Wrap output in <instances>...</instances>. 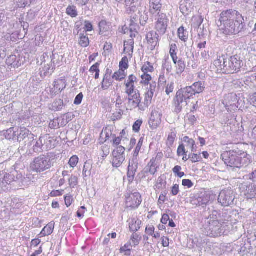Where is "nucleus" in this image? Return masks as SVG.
<instances>
[{"instance_id":"nucleus-1","label":"nucleus","mask_w":256,"mask_h":256,"mask_svg":"<svg viewBox=\"0 0 256 256\" xmlns=\"http://www.w3.org/2000/svg\"><path fill=\"white\" fill-rule=\"evenodd\" d=\"M221 156L224 164L232 170L246 168L251 162L250 156L246 152L240 150L226 151Z\"/></svg>"},{"instance_id":"nucleus-2","label":"nucleus","mask_w":256,"mask_h":256,"mask_svg":"<svg viewBox=\"0 0 256 256\" xmlns=\"http://www.w3.org/2000/svg\"><path fill=\"white\" fill-rule=\"evenodd\" d=\"M214 65L226 74H232L238 72L243 66L242 60L238 55H234L230 58H226L222 56L214 61Z\"/></svg>"},{"instance_id":"nucleus-3","label":"nucleus","mask_w":256,"mask_h":256,"mask_svg":"<svg viewBox=\"0 0 256 256\" xmlns=\"http://www.w3.org/2000/svg\"><path fill=\"white\" fill-rule=\"evenodd\" d=\"M229 216L227 220H212V218L205 221L203 226L204 232L210 237H217L222 236L224 232L223 224H226V220L228 221Z\"/></svg>"},{"instance_id":"nucleus-4","label":"nucleus","mask_w":256,"mask_h":256,"mask_svg":"<svg viewBox=\"0 0 256 256\" xmlns=\"http://www.w3.org/2000/svg\"><path fill=\"white\" fill-rule=\"evenodd\" d=\"M195 94L194 90L190 86L179 90L174 98L175 112L180 113L182 108L188 104L186 100Z\"/></svg>"},{"instance_id":"nucleus-5","label":"nucleus","mask_w":256,"mask_h":256,"mask_svg":"<svg viewBox=\"0 0 256 256\" xmlns=\"http://www.w3.org/2000/svg\"><path fill=\"white\" fill-rule=\"evenodd\" d=\"M52 166L53 162L49 155L41 154L34 158L30 168L33 171L42 172L50 169Z\"/></svg>"},{"instance_id":"nucleus-6","label":"nucleus","mask_w":256,"mask_h":256,"mask_svg":"<svg viewBox=\"0 0 256 256\" xmlns=\"http://www.w3.org/2000/svg\"><path fill=\"white\" fill-rule=\"evenodd\" d=\"M236 22L222 25L220 30L226 35L232 36L238 34L244 28V19L242 16H238Z\"/></svg>"},{"instance_id":"nucleus-7","label":"nucleus","mask_w":256,"mask_h":256,"mask_svg":"<svg viewBox=\"0 0 256 256\" xmlns=\"http://www.w3.org/2000/svg\"><path fill=\"white\" fill-rule=\"evenodd\" d=\"M238 16H242V15L235 10H230L224 11L220 15L218 21L220 22V25L218 24V25L221 27L222 25L230 24L229 22H236V20H238Z\"/></svg>"},{"instance_id":"nucleus-8","label":"nucleus","mask_w":256,"mask_h":256,"mask_svg":"<svg viewBox=\"0 0 256 256\" xmlns=\"http://www.w3.org/2000/svg\"><path fill=\"white\" fill-rule=\"evenodd\" d=\"M235 196L234 191L231 189L222 190L218 196V202L224 206H228L234 204Z\"/></svg>"},{"instance_id":"nucleus-9","label":"nucleus","mask_w":256,"mask_h":256,"mask_svg":"<svg viewBox=\"0 0 256 256\" xmlns=\"http://www.w3.org/2000/svg\"><path fill=\"white\" fill-rule=\"evenodd\" d=\"M156 28L160 34H164L166 30L168 20L163 12H158L156 18Z\"/></svg>"},{"instance_id":"nucleus-10","label":"nucleus","mask_w":256,"mask_h":256,"mask_svg":"<svg viewBox=\"0 0 256 256\" xmlns=\"http://www.w3.org/2000/svg\"><path fill=\"white\" fill-rule=\"evenodd\" d=\"M124 152L125 148L122 146H119L114 150L112 154V164L114 167L118 168L122 164L126 158Z\"/></svg>"},{"instance_id":"nucleus-11","label":"nucleus","mask_w":256,"mask_h":256,"mask_svg":"<svg viewBox=\"0 0 256 256\" xmlns=\"http://www.w3.org/2000/svg\"><path fill=\"white\" fill-rule=\"evenodd\" d=\"M142 202V197L138 192L128 194L126 196V205L127 208H136Z\"/></svg>"},{"instance_id":"nucleus-12","label":"nucleus","mask_w":256,"mask_h":256,"mask_svg":"<svg viewBox=\"0 0 256 256\" xmlns=\"http://www.w3.org/2000/svg\"><path fill=\"white\" fill-rule=\"evenodd\" d=\"M210 194L206 191L201 192L192 200V204L196 206H206L210 201Z\"/></svg>"},{"instance_id":"nucleus-13","label":"nucleus","mask_w":256,"mask_h":256,"mask_svg":"<svg viewBox=\"0 0 256 256\" xmlns=\"http://www.w3.org/2000/svg\"><path fill=\"white\" fill-rule=\"evenodd\" d=\"M138 168V156H132L130 160L128 168V177L130 182H132L134 180Z\"/></svg>"},{"instance_id":"nucleus-14","label":"nucleus","mask_w":256,"mask_h":256,"mask_svg":"<svg viewBox=\"0 0 256 256\" xmlns=\"http://www.w3.org/2000/svg\"><path fill=\"white\" fill-rule=\"evenodd\" d=\"M162 114L158 110L154 109L152 112L149 120V125L152 130L156 129L161 123Z\"/></svg>"},{"instance_id":"nucleus-15","label":"nucleus","mask_w":256,"mask_h":256,"mask_svg":"<svg viewBox=\"0 0 256 256\" xmlns=\"http://www.w3.org/2000/svg\"><path fill=\"white\" fill-rule=\"evenodd\" d=\"M196 0H182L180 2V8L184 14H188L192 10Z\"/></svg>"},{"instance_id":"nucleus-16","label":"nucleus","mask_w":256,"mask_h":256,"mask_svg":"<svg viewBox=\"0 0 256 256\" xmlns=\"http://www.w3.org/2000/svg\"><path fill=\"white\" fill-rule=\"evenodd\" d=\"M128 104L130 107L132 108H136L140 106V104L141 103L142 98L140 92L136 91L132 95H128Z\"/></svg>"},{"instance_id":"nucleus-17","label":"nucleus","mask_w":256,"mask_h":256,"mask_svg":"<svg viewBox=\"0 0 256 256\" xmlns=\"http://www.w3.org/2000/svg\"><path fill=\"white\" fill-rule=\"evenodd\" d=\"M34 140V135L30 132V130L26 128H20V132H17L16 139L19 142L26 139Z\"/></svg>"},{"instance_id":"nucleus-18","label":"nucleus","mask_w":256,"mask_h":256,"mask_svg":"<svg viewBox=\"0 0 256 256\" xmlns=\"http://www.w3.org/2000/svg\"><path fill=\"white\" fill-rule=\"evenodd\" d=\"M42 68L40 70V73L42 78L50 76L54 72V68L52 64H46V60L42 62Z\"/></svg>"},{"instance_id":"nucleus-19","label":"nucleus","mask_w":256,"mask_h":256,"mask_svg":"<svg viewBox=\"0 0 256 256\" xmlns=\"http://www.w3.org/2000/svg\"><path fill=\"white\" fill-rule=\"evenodd\" d=\"M146 38L150 46V49L154 50L158 42V34L156 32H150L147 34Z\"/></svg>"},{"instance_id":"nucleus-20","label":"nucleus","mask_w":256,"mask_h":256,"mask_svg":"<svg viewBox=\"0 0 256 256\" xmlns=\"http://www.w3.org/2000/svg\"><path fill=\"white\" fill-rule=\"evenodd\" d=\"M161 0H150L149 12L152 14H158V12H162Z\"/></svg>"},{"instance_id":"nucleus-21","label":"nucleus","mask_w":256,"mask_h":256,"mask_svg":"<svg viewBox=\"0 0 256 256\" xmlns=\"http://www.w3.org/2000/svg\"><path fill=\"white\" fill-rule=\"evenodd\" d=\"M16 174H17L16 171H12L8 174L4 171V176H2L4 186L7 184H10L12 182L16 181L18 178V177H16Z\"/></svg>"},{"instance_id":"nucleus-22","label":"nucleus","mask_w":256,"mask_h":256,"mask_svg":"<svg viewBox=\"0 0 256 256\" xmlns=\"http://www.w3.org/2000/svg\"><path fill=\"white\" fill-rule=\"evenodd\" d=\"M125 3L128 12H136L139 6L138 0H125Z\"/></svg>"},{"instance_id":"nucleus-23","label":"nucleus","mask_w":256,"mask_h":256,"mask_svg":"<svg viewBox=\"0 0 256 256\" xmlns=\"http://www.w3.org/2000/svg\"><path fill=\"white\" fill-rule=\"evenodd\" d=\"M18 129L14 127L10 128L4 132V136L7 140L16 138Z\"/></svg>"},{"instance_id":"nucleus-24","label":"nucleus","mask_w":256,"mask_h":256,"mask_svg":"<svg viewBox=\"0 0 256 256\" xmlns=\"http://www.w3.org/2000/svg\"><path fill=\"white\" fill-rule=\"evenodd\" d=\"M112 132L110 130L106 128L103 130L100 134V140L102 143L106 142L107 140H111L112 139Z\"/></svg>"},{"instance_id":"nucleus-25","label":"nucleus","mask_w":256,"mask_h":256,"mask_svg":"<svg viewBox=\"0 0 256 256\" xmlns=\"http://www.w3.org/2000/svg\"><path fill=\"white\" fill-rule=\"evenodd\" d=\"M54 223L53 222H51L44 226L40 234L41 236H45L52 234L54 229Z\"/></svg>"},{"instance_id":"nucleus-26","label":"nucleus","mask_w":256,"mask_h":256,"mask_svg":"<svg viewBox=\"0 0 256 256\" xmlns=\"http://www.w3.org/2000/svg\"><path fill=\"white\" fill-rule=\"evenodd\" d=\"M247 198L248 199L256 198V186L254 184H249L246 190Z\"/></svg>"},{"instance_id":"nucleus-27","label":"nucleus","mask_w":256,"mask_h":256,"mask_svg":"<svg viewBox=\"0 0 256 256\" xmlns=\"http://www.w3.org/2000/svg\"><path fill=\"white\" fill-rule=\"evenodd\" d=\"M183 142L186 144L184 146L189 147L192 152L196 151V146L194 140L189 138L188 136H186L183 138Z\"/></svg>"},{"instance_id":"nucleus-28","label":"nucleus","mask_w":256,"mask_h":256,"mask_svg":"<svg viewBox=\"0 0 256 256\" xmlns=\"http://www.w3.org/2000/svg\"><path fill=\"white\" fill-rule=\"evenodd\" d=\"M158 168V167L156 166V160L152 159L145 168V172H150L154 175L157 172Z\"/></svg>"},{"instance_id":"nucleus-29","label":"nucleus","mask_w":256,"mask_h":256,"mask_svg":"<svg viewBox=\"0 0 256 256\" xmlns=\"http://www.w3.org/2000/svg\"><path fill=\"white\" fill-rule=\"evenodd\" d=\"M141 224L142 222L140 220L135 218L132 219L130 222L129 227L130 230L134 232H137L140 230Z\"/></svg>"},{"instance_id":"nucleus-30","label":"nucleus","mask_w":256,"mask_h":256,"mask_svg":"<svg viewBox=\"0 0 256 256\" xmlns=\"http://www.w3.org/2000/svg\"><path fill=\"white\" fill-rule=\"evenodd\" d=\"M138 14H139V23L141 25L144 26L148 19L147 13L146 12L145 10H142V8H138Z\"/></svg>"},{"instance_id":"nucleus-31","label":"nucleus","mask_w":256,"mask_h":256,"mask_svg":"<svg viewBox=\"0 0 256 256\" xmlns=\"http://www.w3.org/2000/svg\"><path fill=\"white\" fill-rule=\"evenodd\" d=\"M178 34L180 40L186 42L188 38V32L185 30L184 27L182 26L178 30Z\"/></svg>"},{"instance_id":"nucleus-32","label":"nucleus","mask_w":256,"mask_h":256,"mask_svg":"<svg viewBox=\"0 0 256 256\" xmlns=\"http://www.w3.org/2000/svg\"><path fill=\"white\" fill-rule=\"evenodd\" d=\"M134 40L132 38L125 41L124 42V51L127 53H130L129 55H132L134 50Z\"/></svg>"},{"instance_id":"nucleus-33","label":"nucleus","mask_w":256,"mask_h":256,"mask_svg":"<svg viewBox=\"0 0 256 256\" xmlns=\"http://www.w3.org/2000/svg\"><path fill=\"white\" fill-rule=\"evenodd\" d=\"M90 41L86 34L85 32L80 33L79 34V44L82 46L86 48L89 45Z\"/></svg>"},{"instance_id":"nucleus-34","label":"nucleus","mask_w":256,"mask_h":256,"mask_svg":"<svg viewBox=\"0 0 256 256\" xmlns=\"http://www.w3.org/2000/svg\"><path fill=\"white\" fill-rule=\"evenodd\" d=\"M45 142V140L42 138L40 137L39 140L36 142L34 145L33 146V150L36 152H40L43 150V146H44V143Z\"/></svg>"},{"instance_id":"nucleus-35","label":"nucleus","mask_w":256,"mask_h":256,"mask_svg":"<svg viewBox=\"0 0 256 256\" xmlns=\"http://www.w3.org/2000/svg\"><path fill=\"white\" fill-rule=\"evenodd\" d=\"M190 86L192 88V89L194 90V93L196 94L202 92L205 88L204 84L202 82H196Z\"/></svg>"},{"instance_id":"nucleus-36","label":"nucleus","mask_w":256,"mask_h":256,"mask_svg":"<svg viewBox=\"0 0 256 256\" xmlns=\"http://www.w3.org/2000/svg\"><path fill=\"white\" fill-rule=\"evenodd\" d=\"M112 80L110 76L106 74L102 82V88L103 90H107L112 84Z\"/></svg>"},{"instance_id":"nucleus-37","label":"nucleus","mask_w":256,"mask_h":256,"mask_svg":"<svg viewBox=\"0 0 256 256\" xmlns=\"http://www.w3.org/2000/svg\"><path fill=\"white\" fill-rule=\"evenodd\" d=\"M64 106L63 100L61 99L56 100L52 104L50 108L54 111L61 110Z\"/></svg>"},{"instance_id":"nucleus-38","label":"nucleus","mask_w":256,"mask_h":256,"mask_svg":"<svg viewBox=\"0 0 256 256\" xmlns=\"http://www.w3.org/2000/svg\"><path fill=\"white\" fill-rule=\"evenodd\" d=\"M66 86V84L64 80L58 79L54 82V88L56 90L62 91Z\"/></svg>"},{"instance_id":"nucleus-39","label":"nucleus","mask_w":256,"mask_h":256,"mask_svg":"<svg viewBox=\"0 0 256 256\" xmlns=\"http://www.w3.org/2000/svg\"><path fill=\"white\" fill-rule=\"evenodd\" d=\"M100 34H104L105 32H108L110 29V25L108 22L102 20L99 22Z\"/></svg>"},{"instance_id":"nucleus-40","label":"nucleus","mask_w":256,"mask_h":256,"mask_svg":"<svg viewBox=\"0 0 256 256\" xmlns=\"http://www.w3.org/2000/svg\"><path fill=\"white\" fill-rule=\"evenodd\" d=\"M176 74H182L186 68V64L182 60V58H180L178 60V63L176 64Z\"/></svg>"},{"instance_id":"nucleus-41","label":"nucleus","mask_w":256,"mask_h":256,"mask_svg":"<svg viewBox=\"0 0 256 256\" xmlns=\"http://www.w3.org/2000/svg\"><path fill=\"white\" fill-rule=\"evenodd\" d=\"M126 77L124 70L122 69H120L118 72L114 73L112 76V78L116 80L120 81L124 79Z\"/></svg>"},{"instance_id":"nucleus-42","label":"nucleus","mask_w":256,"mask_h":256,"mask_svg":"<svg viewBox=\"0 0 256 256\" xmlns=\"http://www.w3.org/2000/svg\"><path fill=\"white\" fill-rule=\"evenodd\" d=\"M124 84L126 86L125 92L128 96L132 95V94H133L136 91H138V90L135 89V86L134 84H130L129 83L128 84L126 82H124Z\"/></svg>"},{"instance_id":"nucleus-43","label":"nucleus","mask_w":256,"mask_h":256,"mask_svg":"<svg viewBox=\"0 0 256 256\" xmlns=\"http://www.w3.org/2000/svg\"><path fill=\"white\" fill-rule=\"evenodd\" d=\"M162 66L163 69L166 70L168 73L170 72L172 70V62L168 58L164 60Z\"/></svg>"},{"instance_id":"nucleus-44","label":"nucleus","mask_w":256,"mask_h":256,"mask_svg":"<svg viewBox=\"0 0 256 256\" xmlns=\"http://www.w3.org/2000/svg\"><path fill=\"white\" fill-rule=\"evenodd\" d=\"M154 96V93L152 92H148L145 94L144 104L146 108L151 104L152 98Z\"/></svg>"},{"instance_id":"nucleus-45","label":"nucleus","mask_w":256,"mask_h":256,"mask_svg":"<svg viewBox=\"0 0 256 256\" xmlns=\"http://www.w3.org/2000/svg\"><path fill=\"white\" fill-rule=\"evenodd\" d=\"M176 133L174 131L172 130V132L168 134V140H167V145L169 146H171L174 144L176 138Z\"/></svg>"},{"instance_id":"nucleus-46","label":"nucleus","mask_w":256,"mask_h":256,"mask_svg":"<svg viewBox=\"0 0 256 256\" xmlns=\"http://www.w3.org/2000/svg\"><path fill=\"white\" fill-rule=\"evenodd\" d=\"M16 56H10L6 60L8 64L13 66L14 67L18 66V62H16Z\"/></svg>"},{"instance_id":"nucleus-47","label":"nucleus","mask_w":256,"mask_h":256,"mask_svg":"<svg viewBox=\"0 0 256 256\" xmlns=\"http://www.w3.org/2000/svg\"><path fill=\"white\" fill-rule=\"evenodd\" d=\"M66 13L68 15L72 18H75L78 16V12L76 7L74 6H69L66 9Z\"/></svg>"},{"instance_id":"nucleus-48","label":"nucleus","mask_w":256,"mask_h":256,"mask_svg":"<svg viewBox=\"0 0 256 256\" xmlns=\"http://www.w3.org/2000/svg\"><path fill=\"white\" fill-rule=\"evenodd\" d=\"M154 67L150 62H146L142 67V70L146 74L148 72H152L154 71Z\"/></svg>"},{"instance_id":"nucleus-49","label":"nucleus","mask_w":256,"mask_h":256,"mask_svg":"<svg viewBox=\"0 0 256 256\" xmlns=\"http://www.w3.org/2000/svg\"><path fill=\"white\" fill-rule=\"evenodd\" d=\"M188 158H190V160L192 163L200 162L202 160L200 156V154H199L192 153L188 155Z\"/></svg>"},{"instance_id":"nucleus-50","label":"nucleus","mask_w":256,"mask_h":256,"mask_svg":"<svg viewBox=\"0 0 256 256\" xmlns=\"http://www.w3.org/2000/svg\"><path fill=\"white\" fill-rule=\"evenodd\" d=\"M128 58L126 56H124L122 58L120 62V69L122 70L124 68V70H126L128 67Z\"/></svg>"},{"instance_id":"nucleus-51","label":"nucleus","mask_w":256,"mask_h":256,"mask_svg":"<svg viewBox=\"0 0 256 256\" xmlns=\"http://www.w3.org/2000/svg\"><path fill=\"white\" fill-rule=\"evenodd\" d=\"M143 143V138H140L138 144H137V146H136V148L134 152V154L132 156H138L139 152L141 149L142 146V145Z\"/></svg>"},{"instance_id":"nucleus-52","label":"nucleus","mask_w":256,"mask_h":256,"mask_svg":"<svg viewBox=\"0 0 256 256\" xmlns=\"http://www.w3.org/2000/svg\"><path fill=\"white\" fill-rule=\"evenodd\" d=\"M78 162V158L76 156H72L68 164L72 168L75 167Z\"/></svg>"},{"instance_id":"nucleus-53","label":"nucleus","mask_w":256,"mask_h":256,"mask_svg":"<svg viewBox=\"0 0 256 256\" xmlns=\"http://www.w3.org/2000/svg\"><path fill=\"white\" fill-rule=\"evenodd\" d=\"M138 8L137 9L136 12H133L134 14H132L131 16V19H130V22H134V23H136L138 24L139 22V14H138Z\"/></svg>"},{"instance_id":"nucleus-54","label":"nucleus","mask_w":256,"mask_h":256,"mask_svg":"<svg viewBox=\"0 0 256 256\" xmlns=\"http://www.w3.org/2000/svg\"><path fill=\"white\" fill-rule=\"evenodd\" d=\"M174 90V83L170 82L166 84V92L167 95H169Z\"/></svg>"},{"instance_id":"nucleus-55","label":"nucleus","mask_w":256,"mask_h":256,"mask_svg":"<svg viewBox=\"0 0 256 256\" xmlns=\"http://www.w3.org/2000/svg\"><path fill=\"white\" fill-rule=\"evenodd\" d=\"M142 124V120H137L133 125V130L135 132H138L140 127Z\"/></svg>"},{"instance_id":"nucleus-56","label":"nucleus","mask_w":256,"mask_h":256,"mask_svg":"<svg viewBox=\"0 0 256 256\" xmlns=\"http://www.w3.org/2000/svg\"><path fill=\"white\" fill-rule=\"evenodd\" d=\"M84 30L83 32L84 33H86V32H91L93 30V26L91 22L89 21H85L84 22Z\"/></svg>"},{"instance_id":"nucleus-57","label":"nucleus","mask_w":256,"mask_h":256,"mask_svg":"<svg viewBox=\"0 0 256 256\" xmlns=\"http://www.w3.org/2000/svg\"><path fill=\"white\" fill-rule=\"evenodd\" d=\"M68 182L70 186L74 188L78 184L77 177L74 176H72L68 180Z\"/></svg>"},{"instance_id":"nucleus-58","label":"nucleus","mask_w":256,"mask_h":256,"mask_svg":"<svg viewBox=\"0 0 256 256\" xmlns=\"http://www.w3.org/2000/svg\"><path fill=\"white\" fill-rule=\"evenodd\" d=\"M178 48L175 44H172L170 45V56L177 54Z\"/></svg>"},{"instance_id":"nucleus-59","label":"nucleus","mask_w":256,"mask_h":256,"mask_svg":"<svg viewBox=\"0 0 256 256\" xmlns=\"http://www.w3.org/2000/svg\"><path fill=\"white\" fill-rule=\"evenodd\" d=\"M14 4L16 5V7L24 8L27 4V2L26 0H15Z\"/></svg>"},{"instance_id":"nucleus-60","label":"nucleus","mask_w":256,"mask_h":256,"mask_svg":"<svg viewBox=\"0 0 256 256\" xmlns=\"http://www.w3.org/2000/svg\"><path fill=\"white\" fill-rule=\"evenodd\" d=\"M212 218V220H220L221 218V214H219L216 210H214L212 212V214L207 219L209 220Z\"/></svg>"},{"instance_id":"nucleus-61","label":"nucleus","mask_w":256,"mask_h":256,"mask_svg":"<svg viewBox=\"0 0 256 256\" xmlns=\"http://www.w3.org/2000/svg\"><path fill=\"white\" fill-rule=\"evenodd\" d=\"M185 146L184 144H180L178 147L177 153L178 156H182L185 154L186 153Z\"/></svg>"},{"instance_id":"nucleus-62","label":"nucleus","mask_w":256,"mask_h":256,"mask_svg":"<svg viewBox=\"0 0 256 256\" xmlns=\"http://www.w3.org/2000/svg\"><path fill=\"white\" fill-rule=\"evenodd\" d=\"M141 77L142 78V83H144V84H148L149 80L152 78L150 74L144 73Z\"/></svg>"},{"instance_id":"nucleus-63","label":"nucleus","mask_w":256,"mask_h":256,"mask_svg":"<svg viewBox=\"0 0 256 256\" xmlns=\"http://www.w3.org/2000/svg\"><path fill=\"white\" fill-rule=\"evenodd\" d=\"M83 96V94L82 92L78 94L74 99V104L76 105L80 104L82 100Z\"/></svg>"},{"instance_id":"nucleus-64","label":"nucleus","mask_w":256,"mask_h":256,"mask_svg":"<svg viewBox=\"0 0 256 256\" xmlns=\"http://www.w3.org/2000/svg\"><path fill=\"white\" fill-rule=\"evenodd\" d=\"M59 123L58 119H54L51 120L49 124V126L51 128H58Z\"/></svg>"}]
</instances>
